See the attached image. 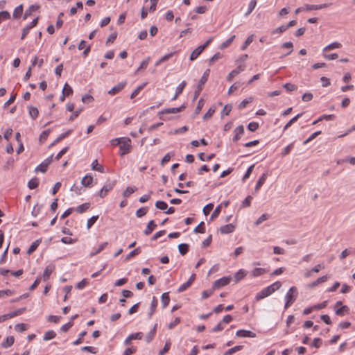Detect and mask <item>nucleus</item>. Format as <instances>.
Listing matches in <instances>:
<instances>
[{
	"label": "nucleus",
	"instance_id": "f257e3e1",
	"mask_svg": "<svg viewBox=\"0 0 355 355\" xmlns=\"http://www.w3.org/2000/svg\"><path fill=\"white\" fill-rule=\"evenodd\" d=\"M114 141H117V145L119 146L120 155L123 156L128 154L130 152L131 148V140L128 137H119L115 139Z\"/></svg>",
	"mask_w": 355,
	"mask_h": 355
},
{
	"label": "nucleus",
	"instance_id": "f03ea898",
	"mask_svg": "<svg viewBox=\"0 0 355 355\" xmlns=\"http://www.w3.org/2000/svg\"><path fill=\"white\" fill-rule=\"evenodd\" d=\"M297 288L295 286L290 288L285 296L286 303L284 308L288 309L296 300L297 297Z\"/></svg>",
	"mask_w": 355,
	"mask_h": 355
},
{
	"label": "nucleus",
	"instance_id": "7ed1b4c3",
	"mask_svg": "<svg viewBox=\"0 0 355 355\" xmlns=\"http://www.w3.org/2000/svg\"><path fill=\"white\" fill-rule=\"evenodd\" d=\"M209 73H210V70L209 69L205 70V71L204 72L201 78L198 81L197 88L194 92L193 98V101H196L198 98V97L199 96V95L200 94V92L202 89L203 85L205 84V83L208 80Z\"/></svg>",
	"mask_w": 355,
	"mask_h": 355
},
{
	"label": "nucleus",
	"instance_id": "20e7f679",
	"mask_svg": "<svg viewBox=\"0 0 355 355\" xmlns=\"http://www.w3.org/2000/svg\"><path fill=\"white\" fill-rule=\"evenodd\" d=\"M116 184V180H112V181L107 180L106 182V183L104 184V186L102 187L101 191H99L98 196L101 198H104L107 194V193L109 191H110L111 190L113 189V188L114 187Z\"/></svg>",
	"mask_w": 355,
	"mask_h": 355
},
{
	"label": "nucleus",
	"instance_id": "39448f33",
	"mask_svg": "<svg viewBox=\"0 0 355 355\" xmlns=\"http://www.w3.org/2000/svg\"><path fill=\"white\" fill-rule=\"evenodd\" d=\"M53 155H51L49 157H47L43 162H42L35 168V172L40 171L43 173H46L49 165H50L53 161Z\"/></svg>",
	"mask_w": 355,
	"mask_h": 355
},
{
	"label": "nucleus",
	"instance_id": "423d86ee",
	"mask_svg": "<svg viewBox=\"0 0 355 355\" xmlns=\"http://www.w3.org/2000/svg\"><path fill=\"white\" fill-rule=\"evenodd\" d=\"M245 69V64H239L235 69L232 70L227 76V80L228 82L232 81L234 78L243 71Z\"/></svg>",
	"mask_w": 355,
	"mask_h": 355
},
{
	"label": "nucleus",
	"instance_id": "0eeeda50",
	"mask_svg": "<svg viewBox=\"0 0 355 355\" xmlns=\"http://www.w3.org/2000/svg\"><path fill=\"white\" fill-rule=\"evenodd\" d=\"M230 282V278L227 277H223L218 280H216L214 283V288H220L229 284Z\"/></svg>",
	"mask_w": 355,
	"mask_h": 355
},
{
	"label": "nucleus",
	"instance_id": "6e6552de",
	"mask_svg": "<svg viewBox=\"0 0 355 355\" xmlns=\"http://www.w3.org/2000/svg\"><path fill=\"white\" fill-rule=\"evenodd\" d=\"M236 336L240 338H254L256 334L249 330L240 329L236 331Z\"/></svg>",
	"mask_w": 355,
	"mask_h": 355
},
{
	"label": "nucleus",
	"instance_id": "1a4fd4ad",
	"mask_svg": "<svg viewBox=\"0 0 355 355\" xmlns=\"http://www.w3.org/2000/svg\"><path fill=\"white\" fill-rule=\"evenodd\" d=\"M126 82H121L116 85L114 86L110 90L108 91V94L110 95H115L119 93L125 86Z\"/></svg>",
	"mask_w": 355,
	"mask_h": 355
},
{
	"label": "nucleus",
	"instance_id": "9d476101",
	"mask_svg": "<svg viewBox=\"0 0 355 355\" xmlns=\"http://www.w3.org/2000/svg\"><path fill=\"white\" fill-rule=\"evenodd\" d=\"M234 136L232 140H233V141L236 142L237 141H239L241 139V136L244 133V127H243V125H240L238 127H236L234 129Z\"/></svg>",
	"mask_w": 355,
	"mask_h": 355
},
{
	"label": "nucleus",
	"instance_id": "9b49d317",
	"mask_svg": "<svg viewBox=\"0 0 355 355\" xmlns=\"http://www.w3.org/2000/svg\"><path fill=\"white\" fill-rule=\"evenodd\" d=\"M143 334L141 332L132 334L125 340L124 344L125 345H130L132 340H134L135 339L141 340Z\"/></svg>",
	"mask_w": 355,
	"mask_h": 355
},
{
	"label": "nucleus",
	"instance_id": "f8f14e48",
	"mask_svg": "<svg viewBox=\"0 0 355 355\" xmlns=\"http://www.w3.org/2000/svg\"><path fill=\"white\" fill-rule=\"evenodd\" d=\"M54 269H55V266L53 264H49L46 267V268L43 272L44 281H47L49 279V277H50L51 273L53 272V271L54 270Z\"/></svg>",
	"mask_w": 355,
	"mask_h": 355
},
{
	"label": "nucleus",
	"instance_id": "ddd939ff",
	"mask_svg": "<svg viewBox=\"0 0 355 355\" xmlns=\"http://www.w3.org/2000/svg\"><path fill=\"white\" fill-rule=\"evenodd\" d=\"M330 5H331V3H323L321 5L306 4V10L311 11V10H320V9H323V8L329 7Z\"/></svg>",
	"mask_w": 355,
	"mask_h": 355
},
{
	"label": "nucleus",
	"instance_id": "4468645a",
	"mask_svg": "<svg viewBox=\"0 0 355 355\" xmlns=\"http://www.w3.org/2000/svg\"><path fill=\"white\" fill-rule=\"evenodd\" d=\"M235 226L232 224L230 223L227 225H225L220 227V232L222 234L232 233L234 231Z\"/></svg>",
	"mask_w": 355,
	"mask_h": 355
},
{
	"label": "nucleus",
	"instance_id": "2eb2a0df",
	"mask_svg": "<svg viewBox=\"0 0 355 355\" xmlns=\"http://www.w3.org/2000/svg\"><path fill=\"white\" fill-rule=\"evenodd\" d=\"M270 295H271V293H270L269 288L267 286V287L264 288L263 289H262L259 293H258L257 294L255 299L257 301H259V300L269 296Z\"/></svg>",
	"mask_w": 355,
	"mask_h": 355
},
{
	"label": "nucleus",
	"instance_id": "dca6fc26",
	"mask_svg": "<svg viewBox=\"0 0 355 355\" xmlns=\"http://www.w3.org/2000/svg\"><path fill=\"white\" fill-rule=\"evenodd\" d=\"M157 304H158V301H157V298L155 296L153 297V299H152V301L150 303V311L148 314V318H150L152 317V315L154 314V313L155 312L156 308L157 306Z\"/></svg>",
	"mask_w": 355,
	"mask_h": 355
},
{
	"label": "nucleus",
	"instance_id": "f3484780",
	"mask_svg": "<svg viewBox=\"0 0 355 355\" xmlns=\"http://www.w3.org/2000/svg\"><path fill=\"white\" fill-rule=\"evenodd\" d=\"M156 227L157 225L155 223V221L153 220H150L146 226V228L144 231V234L145 235L150 234Z\"/></svg>",
	"mask_w": 355,
	"mask_h": 355
},
{
	"label": "nucleus",
	"instance_id": "a211bd4d",
	"mask_svg": "<svg viewBox=\"0 0 355 355\" xmlns=\"http://www.w3.org/2000/svg\"><path fill=\"white\" fill-rule=\"evenodd\" d=\"M183 108H184V105L179 107L167 108L160 112V114H176L181 112Z\"/></svg>",
	"mask_w": 355,
	"mask_h": 355
},
{
	"label": "nucleus",
	"instance_id": "6ab92c4d",
	"mask_svg": "<svg viewBox=\"0 0 355 355\" xmlns=\"http://www.w3.org/2000/svg\"><path fill=\"white\" fill-rule=\"evenodd\" d=\"M93 182V178L91 175H85L81 180V184L85 187H91Z\"/></svg>",
	"mask_w": 355,
	"mask_h": 355
},
{
	"label": "nucleus",
	"instance_id": "aec40b11",
	"mask_svg": "<svg viewBox=\"0 0 355 355\" xmlns=\"http://www.w3.org/2000/svg\"><path fill=\"white\" fill-rule=\"evenodd\" d=\"M204 50L199 46L196 48L190 55V60L193 61L196 60Z\"/></svg>",
	"mask_w": 355,
	"mask_h": 355
},
{
	"label": "nucleus",
	"instance_id": "412c9836",
	"mask_svg": "<svg viewBox=\"0 0 355 355\" xmlns=\"http://www.w3.org/2000/svg\"><path fill=\"white\" fill-rule=\"evenodd\" d=\"M349 311V309L346 305L342 306L341 307L335 309V313L339 316H343L345 313H348Z\"/></svg>",
	"mask_w": 355,
	"mask_h": 355
},
{
	"label": "nucleus",
	"instance_id": "4be33fe9",
	"mask_svg": "<svg viewBox=\"0 0 355 355\" xmlns=\"http://www.w3.org/2000/svg\"><path fill=\"white\" fill-rule=\"evenodd\" d=\"M161 301H162L163 309L166 308L168 305L169 302H170L169 293H168V292L164 293L162 295Z\"/></svg>",
	"mask_w": 355,
	"mask_h": 355
},
{
	"label": "nucleus",
	"instance_id": "5701e85b",
	"mask_svg": "<svg viewBox=\"0 0 355 355\" xmlns=\"http://www.w3.org/2000/svg\"><path fill=\"white\" fill-rule=\"evenodd\" d=\"M267 272H268V269L262 268H255L252 271V276L254 277H259L264 273H266Z\"/></svg>",
	"mask_w": 355,
	"mask_h": 355
},
{
	"label": "nucleus",
	"instance_id": "b1692460",
	"mask_svg": "<svg viewBox=\"0 0 355 355\" xmlns=\"http://www.w3.org/2000/svg\"><path fill=\"white\" fill-rule=\"evenodd\" d=\"M266 180V173H263L260 178L258 180L257 184H256V186H255V188H254V191L255 192H257L259 189L261 187V186L265 183Z\"/></svg>",
	"mask_w": 355,
	"mask_h": 355
},
{
	"label": "nucleus",
	"instance_id": "393cba45",
	"mask_svg": "<svg viewBox=\"0 0 355 355\" xmlns=\"http://www.w3.org/2000/svg\"><path fill=\"white\" fill-rule=\"evenodd\" d=\"M41 243V239H37L36 241H35L31 245L30 247L28 248V250H27V254H32L34 251L36 250V249L37 248L38 245H40V243Z\"/></svg>",
	"mask_w": 355,
	"mask_h": 355
},
{
	"label": "nucleus",
	"instance_id": "a878e982",
	"mask_svg": "<svg viewBox=\"0 0 355 355\" xmlns=\"http://www.w3.org/2000/svg\"><path fill=\"white\" fill-rule=\"evenodd\" d=\"M40 8V6L38 5H31L29 8L25 11L24 18H27L29 15H31L32 12L36 11Z\"/></svg>",
	"mask_w": 355,
	"mask_h": 355
},
{
	"label": "nucleus",
	"instance_id": "bb28decb",
	"mask_svg": "<svg viewBox=\"0 0 355 355\" xmlns=\"http://www.w3.org/2000/svg\"><path fill=\"white\" fill-rule=\"evenodd\" d=\"M15 342V338L13 336H8L6 338V340L3 341L1 344L2 347L8 348L13 345Z\"/></svg>",
	"mask_w": 355,
	"mask_h": 355
},
{
	"label": "nucleus",
	"instance_id": "cd10ccee",
	"mask_svg": "<svg viewBox=\"0 0 355 355\" xmlns=\"http://www.w3.org/2000/svg\"><path fill=\"white\" fill-rule=\"evenodd\" d=\"M328 279V277L327 275L322 276L319 278H318L315 282H312L311 284H309V287H315L318 286L320 284L325 282Z\"/></svg>",
	"mask_w": 355,
	"mask_h": 355
},
{
	"label": "nucleus",
	"instance_id": "c85d7f7f",
	"mask_svg": "<svg viewBox=\"0 0 355 355\" xmlns=\"http://www.w3.org/2000/svg\"><path fill=\"white\" fill-rule=\"evenodd\" d=\"M90 207V203L85 202L79 206H78L76 209V211L79 214H83Z\"/></svg>",
	"mask_w": 355,
	"mask_h": 355
},
{
	"label": "nucleus",
	"instance_id": "c756f323",
	"mask_svg": "<svg viewBox=\"0 0 355 355\" xmlns=\"http://www.w3.org/2000/svg\"><path fill=\"white\" fill-rule=\"evenodd\" d=\"M23 13V5L21 4L15 8L14 12L12 13V16L14 18L17 19L21 17Z\"/></svg>",
	"mask_w": 355,
	"mask_h": 355
},
{
	"label": "nucleus",
	"instance_id": "7c9ffc66",
	"mask_svg": "<svg viewBox=\"0 0 355 355\" xmlns=\"http://www.w3.org/2000/svg\"><path fill=\"white\" fill-rule=\"evenodd\" d=\"M178 250L181 255H185L189 251V245L187 243H180L178 245Z\"/></svg>",
	"mask_w": 355,
	"mask_h": 355
},
{
	"label": "nucleus",
	"instance_id": "2f4dec72",
	"mask_svg": "<svg viewBox=\"0 0 355 355\" xmlns=\"http://www.w3.org/2000/svg\"><path fill=\"white\" fill-rule=\"evenodd\" d=\"M29 114L32 119H35L39 114V111L37 107L28 106Z\"/></svg>",
	"mask_w": 355,
	"mask_h": 355
},
{
	"label": "nucleus",
	"instance_id": "473e14b6",
	"mask_svg": "<svg viewBox=\"0 0 355 355\" xmlns=\"http://www.w3.org/2000/svg\"><path fill=\"white\" fill-rule=\"evenodd\" d=\"M281 286H282L281 282L277 281V282H275V283L272 284L271 285L268 286V288H269L270 293L272 294L275 291L279 289Z\"/></svg>",
	"mask_w": 355,
	"mask_h": 355
},
{
	"label": "nucleus",
	"instance_id": "72a5a7b5",
	"mask_svg": "<svg viewBox=\"0 0 355 355\" xmlns=\"http://www.w3.org/2000/svg\"><path fill=\"white\" fill-rule=\"evenodd\" d=\"M39 185V180L37 178H32L28 182V187L30 189H36Z\"/></svg>",
	"mask_w": 355,
	"mask_h": 355
},
{
	"label": "nucleus",
	"instance_id": "f704fd0d",
	"mask_svg": "<svg viewBox=\"0 0 355 355\" xmlns=\"http://www.w3.org/2000/svg\"><path fill=\"white\" fill-rule=\"evenodd\" d=\"M147 85V83H144L140 85H139L131 94L130 98H134L136 97L139 93L145 87V86Z\"/></svg>",
	"mask_w": 355,
	"mask_h": 355
},
{
	"label": "nucleus",
	"instance_id": "c9c22d12",
	"mask_svg": "<svg viewBox=\"0 0 355 355\" xmlns=\"http://www.w3.org/2000/svg\"><path fill=\"white\" fill-rule=\"evenodd\" d=\"M246 272L243 269H240L234 275L235 282H239L241 279H242L245 275Z\"/></svg>",
	"mask_w": 355,
	"mask_h": 355
},
{
	"label": "nucleus",
	"instance_id": "e433bc0d",
	"mask_svg": "<svg viewBox=\"0 0 355 355\" xmlns=\"http://www.w3.org/2000/svg\"><path fill=\"white\" fill-rule=\"evenodd\" d=\"M56 336V333L53 330H49L46 331L43 337L44 340H49L54 338Z\"/></svg>",
	"mask_w": 355,
	"mask_h": 355
},
{
	"label": "nucleus",
	"instance_id": "4c0bfd02",
	"mask_svg": "<svg viewBox=\"0 0 355 355\" xmlns=\"http://www.w3.org/2000/svg\"><path fill=\"white\" fill-rule=\"evenodd\" d=\"M243 345H237V346H235L234 347H232L230 349H229L227 351H226L223 355H232L234 353L238 352V351H240L243 349Z\"/></svg>",
	"mask_w": 355,
	"mask_h": 355
},
{
	"label": "nucleus",
	"instance_id": "58836bf2",
	"mask_svg": "<svg viewBox=\"0 0 355 355\" xmlns=\"http://www.w3.org/2000/svg\"><path fill=\"white\" fill-rule=\"evenodd\" d=\"M293 43L291 42H284V44H282V48H283V49H289L290 51L286 54L281 56V58H284V57L291 54L292 53V51H293Z\"/></svg>",
	"mask_w": 355,
	"mask_h": 355
},
{
	"label": "nucleus",
	"instance_id": "ea45409f",
	"mask_svg": "<svg viewBox=\"0 0 355 355\" xmlns=\"http://www.w3.org/2000/svg\"><path fill=\"white\" fill-rule=\"evenodd\" d=\"M234 38H235L234 35H232L231 37L228 38L227 40H225L220 44V49L223 50V49L227 48L232 43Z\"/></svg>",
	"mask_w": 355,
	"mask_h": 355
},
{
	"label": "nucleus",
	"instance_id": "a19ab883",
	"mask_svg": "<svg viewBox=\"0 0 355 355\" xmlns=\"http://www.w3.org/2000/svg\"><path fill=\"white\" fill-rule=\"evenodd\" d=\"M302 115V113L297 114L295 116L292 118L284 126V130L288 129L293 123L297 121V120Z\"/></svg>",
	"mask_w": 355,
	"mask_h": 355
},
{
	"label": "nucleus",
	"instance_id": "79ce46f5",
	"mask_svg": "<svg viewBox=\"0 0 355 355\" xmlns=\"http://www.w3.org/2000/svg\"><path fill=\"white\" fill-rule=\"evenodd\" d=\"M62 92L63 94L68 96L72 94L73 89L71 86H69L67 83H65Z\"/></svg>",
	"mask_w": 355,
	"mask_h": 355
},
{
	"label": "nucleus",
	"instance_id": "37998d69",
	"mask_svg": "<svg viewBox=\"0 0 355 355\" xmlns=\"http://www.w3.org/2000/svg\"><path fill=\"white\" fill-rule=\"evenodd\" d=\"M254 36L251 35L247 37L244 44L241 46V50L244 51L247 49V47L253 42Z\"/></svg>",
	"mask_w": 355,
	"mask_h": 355
},
{
	"label": "nucleus",
	"instance_id": "c03bdc74",
	"mask_svg": "<svg viewBox=\"0 0 355 355\" xmlns=\"http://www.w3.org/2000/svg\"><path fill=\"white\" fill-rule=\"evenodd\" d=\"M269 218V215L267 214H263L254 223L255 226H258L261 224L263 221L267 220Z\"/></svg>",
	"mask_w": 355,
	"mask_h": 355
},
{
	"label": "nucleus",
	"instance_id": "a18cd8bd",
	"mask_svg": "<svg viewBox=\"0 0 355 355\" xmlns=\"http://www.w3.org/2000/svg\"><path fill=\"white\" fill-rule=\"evenodd\" d=\"M137 190V188L128 187L126 189L123 191V196L125 198H128L132 193H134Z\"/></svg>",
	"mask_w": 355,
	"mask_h": 355
},
{
	"label": "nucleus",
	"instance_id": "49530a36",
	"mask_svg": "<svg viewBox=\"0 0 355 355\" xmlns=\"http://www.w3.org/2000/svg\"><path fill=\"white\" fill-rule=\"evenodd\" d=\"M92 170L97 171L99 172H103V167L101 165H98L97 159H95L92 164Z\"/></svg>",
	"mask_w": 355,
	"mask_h": 355
},
{
	"label": "nucleus",
	"instance_id": "de8ad7c7",
	"mask_svg": "<svg viewBox=\"0 0 355 355\" xmlns=\"http://www.w3.org/2000/svg\"><path fill=\"white\" fill-rule=\"evenodd\" d=\"M15 294V291L12 290H0V298H3L5 296H11Z\"/></svg>",
	"mask_w": 355,
	"mask_h": 355
},
{
	"label": "nucleus",
	"instance_id": "09e8293b",
	"mask_svg": "<svg viewBox=\"0 0 355 355\" xmlns=\"http://www.w3.org/2000/svg\"><path fill=\"white\" fill-rule=\"evenodd\" d=\"M150 60V57H148L145 60H144L141 62L140 66L137 69L136 73L139 72L141 69H146L149 63Z\"/></svg>",
	"mask_w": 355,
	"mask_h": 355
},
{
	"label": "nucleus",
	"instance_id": "8fccbe9b",
	"mask_svg": "<svg viewBox=\"0 0 355 355\" xmlns=\"http://www.w3.org/2000/svg\"><path fill=\"white\" fill-rule=\"evenodd\" d=\"M155 207L160 210H165L167 209L168 205L164 201L157 200L155 202Z\"/></svg>",
	"mask_w": 355,
	"mask_h": 355
},
{
	"label": "nucleus",
	"instance_id": "3c124183",
	"mask_svg": "<svg viewBox=\"0 0 355 355\" xmlns=\"http://www.w3.org/2000/svg\"><path fill=\"white\" fill-rule=\"evenodd\" d=\"M193 232L195 233H201V234L205 233V227L204 222H202V221L200 222V223L197 227H196Z\"/></svg>",
	"mask_w": 355,
	"mask_h": 355
},
{
	"label": "nucleus",
	"instance_id": "603ef678",
	"mask_svg": "<svg viewBox=\"0 0 355 355\" xmlns=\"http://www.w3.org/2000/svg\"><path fill=\"white\" fill-rule=\"evenodd\" d=\"M141 252V249L140 248H135V250H133L132 251H131L125 257V259L126 260H129L132 257L139 254V253Z\"/></svg>",
	"mask_w": 355,
	"mask_h": 355
},
{
	"label": "nucleus",
	"instance_id": "864d4df0",
	"mask_svg": "<svg viewBox=\"0 0 355 355\" xmlns=\"http://www.w3.org/2000/svg\"><path fill=\"white\" fill-rule=\"evenodd\" d=\"M148 211L147 207H141L136 211V216L138 218H141L142 216H145Z\"/></svg>",
	"mask_w": 355,
	"mask_h": 355
},
{
	"label": "nucleus",
	"instance_id": "5fc2aeb1",
	"mask_svg": "<svg viewBox=\"0 0 355 355\" xmlns=\"http://www.w3.org/2000/svg\"><path fill=\"white\" fill-rule=\"evenodd\" d=\"M257 5V0H252L248 5V12L245 14V16H248L250 15L252 10L254 9Z\"/></svg>",
	"mask_w": 355,
	"mask_h": 355
},
{
	"label": "nucleus",
	"instance_id": "6e6d98bb",
	"mask_svg": "<svg viewBox=\"0 0 355 355\" xmlns=\"http://www.w3.org/2000/svg\"><path fill=\"white\" fill-rule=\"evenodd\" d=\"M174 156V153H168L165 155L161 160V164L164 165L166 163L170 161L171 157Z\"/></svg>",
	"mask_w": 355,
	"mask_h": 355
},
{
	"label": "nucleus",
	"instance_id": "4d7b16f0",
	"mask_svg": "<svg viewBox=\"0 0 355 355\" xmlns=\"http://www.w3.org/2000/svg\"><path fill=\"white\" fill-rule=\"evenodd\" d=\"M86 335H87V331H82L81 333H80V334L78 335V338L73 342V345H78L82 343H83V338Z\"/></svg>",
	"mask_w": 355,
	"mask_h": 355
},
{
	"label": "nucleus",
	"instance_id": "13d9d810",
	"mask_svg": "<svg viewBox=\"0 0 355 355\" xmlns=\"http://www.w3.org/2000/svg\"><path fill=\"white\" fill-rule=\"evenodd\" d=\"M340 47H341V44L336 42H333V43L329 44L328 46H327L326 47H324V51L331 50L334 49H338Z\"/></svg>",
	"mask_w": 355,
	"mask_h": 355
},
{
	"label": "nucleus",
	"instance_id": "bf43d9fd",
	"mask_svg": "<svg viewBox=\"0 0 355 355\" xmlns=\"http://www.w3.org/2000/svg\"><path fill=\"white\" fill-rule=\"evenodd\" d=\"M220 210H221L220 205L217 206L215 208V209L214 210V211L212 212L211 217L209 218V220H212L215 218H216L220 214Z\"/></svg>",
	"mask_w": 355,
	"mask_h": 355
},
{
	"label": "nucleus",
	"instance_id": "052dcab7",
	"mask_svg": "<svg viewBox=\"0 0 355 355\" xmlns=\"http://www.w3.org/2000/svg\"><path fill=\"white\" fill-rule=\"evenodd\" d=\"M321 134V131L319 130V131H316L314 133H313L312 135H311L304 142L303 144H308L309 142H310L311 141H312L313 139H314L317 136L320 135Z\"/></svg>",
	"mask_w": 355,
	"mask_h": 355
},
{
	"label": "nucleus",
	"instance_id": "680f3d73",
	"mask_svg": "<svg viewBox=\"0 0 355 355\" xmlns=\"http://www.w3.org/2000/svg\"><path fill=\"white\" fill-rule=\"evenodd\" d=\"M98 216H93L91 217L87 223V229H90L91 227L96 223V221L98 220Z\"/></svg>",
	"mask_w": 355,
	"mask_h": 355
},
{
	"label": "nucleus",
	"instance_id": "e2e57ef3",
	"mask_svg": "<svg viewBox=\"0 0 355 355\" xmlns=\"http://www.w3.org/2000/svg\"><path fill=\"white\" fill-rule=\"evenodd\" d=\"M222 54L219 52L216 53L209 60V65H211L214 61H216L222 58Z\"/></svg>",
	"mask_w": 355,
	"mask_h": 355
},
{
	"label": "nucleus",
	"instance_id": "0e129e2a",
	"mask_svg": "<svg viewBox=\"0 0 355 355\" xmlns=\"http://www.w3.org/2000/svg\"><path fill=\"white\" fill-rule=\"evenodd\" d=\"M171 345V342L166 341L163 349L159 351V355H164L165 353H166L170 349Z\"/></svg>",
	"mask_w": 355,
	"mask_h": 355
},
{
	"label": "nucleus",
	"instance_id": "69168bd1",
	"mask_svg": "<svg viewBox=\"0 0 355 355\" xmlns=\"http://www.w3.org/2000/svg\"><path fill=\"white\" fill-rule=\"evenodd\" d=\"M259 123L257 122H250L248 125V129L251 132H254L259 128Z\"/></svg>",
	"mask_w": 355,
	"mask_h": 355
},
{
	"label": "nucleus",
	"instance_id": "338daca9",
	"mask_svg": "<svg viewBox=\"0 0 355 355\" xmlns=\"http://www.w3.org/2000/svg\"><path fill=\"white\" fill-rule=\"evenodd\" d=\"M214 207V205L212 203L207 204L204 208H203V214L205 216H207L209 214L210 211L212 210Z\"/></svg>",
	"mask_w": 355,
	"mask_h": 355
},
{
	"label": "nucleus",
	"instance_id": "774afa93",
	"mask_svg": "<svg viewBox=\"0 0 355 355\" xmlns=\"http://www.w3.org/2000/svg\"><path fill=\"white\" fill-rule=\"evenodd\" d=\"M15 329L19 332H23L26 330V325L24 323H19L15 326Z\"/></svg>",
	"mask_w": 355,
	"mask_h": 355
}]
</instances>
